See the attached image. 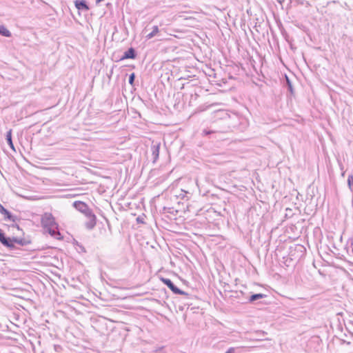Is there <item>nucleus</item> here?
I'll list each match as a JSON object with an SVG mask.
<instances>
[{
  "label": "nucleus",
  "instance_id": "nucleus-1",
  "mask_svg": "<svg viewBox=\"0 0 353 353\" xmlns=\"http://www.w3.org/2000/svg\"><path fill=\"white\" fill-rule=\"evenodd\" d=\"M41 224L45 231L50 234L52 237L60 239L61 235L58 230V225L55 222L54 218L50 213H45L41 218Z\"/></svg>",
  "mask_w": 353,
  "mask_h": 353
},
{
  "label": "nucleus",
  "instance_id": "nucleus-2",
  "mask_svg": "<svg viewBox=\"0 0 353 353\" xmlns=\"http://www.w3.org/2000/svg\"><path fill=\"white\" fill-rule=\"evenodd\" d=\"M0 242L10 250L19 249L18 246H24L30 243V241L19 237H6L4 233L0 230Z\"/></svg>",
  "mask_w": 353,
  "mask_h": 353
},
{
  "label": "nucleus",
  "instance_id": "nucleus-3",
  "mask_svg": "<svg viewBox=\"0 0 353 353\" xmlns=\"http://www.w3.org/2000/svg\"><path fill=\"white\" fill-rule=\"evenodd\" d=\"M0 242L10 250L19 249L18 246H24L30 243V241L19 237H6L4 233L0 230Z\"/></svg>",
  "mask_w": 353,
  "mask_h": 353
},
{
  "label": "nucleus",
  "instance_id": "nucleus-4",
  "mask_svg": "<svg viewBox=\"0 0 353 353\" xmlns=\"http://www.w3.org/2000/svg\"><path fill=\"white\" fill-rule=\"evenodd\" d=\"M73 206L79 212H82L85 216L90 215L92 213V210L88 206L82 201H75L73 203Z\"/></svg>",
  "mask_w": 353,
  "mask_h": 353
},
{
  "label": "nucleus",
  "instance_id": "nucleus-5",
  "mask_svg": "<svg viewBox=\"0 0 353 353\" xmlns=\"http://www.w3.org/2000/svg\"><path fill=\"white\" fill-rule=\"evenodd\" d=\"M162 281L165 284L174 294H184V292L179 289L172 281L169 279H162Z\"/></svg>",
  "mask_w": 353,
  "mask_h": 353
},
{
  "label": "nucleus",
  "instance_id": "nucleus-6",
  "mask_svg": "<svg viewBox=\"0 0 353 353\" xmlns=\"http://www.w3.org/2000/svg\"><path fill=\"white\" fill-rule=\"evenodd\" d=\"M86 217L88 219V221L85 223L86 228L88 229H92L96 225V216L92 213Z\"/></svg>",
  "mask_w": 353,
  "mask_h": 353
},
{
  "label": "nucleus",
  "instance_id": "nucleus-7",
  "mask_svg": "<svg viewBox=\"0 0 353 353\" xmlns=\"http://www.w3.org/2000/svg\"><path fill=\"white\" fill-rule=\"evenodd\" d=\"M75 7L79 10H89V7L87 5L86 2L83 0L82 1H75Z\"/></svg>",
  "mask_w": 353,
  "mask_h": 353
},
{
  "label": "nucleus",
  "instance_id": "nucleus-8",
  "mask_svg": "<svg viewBox=\"0 0 353 353\" xmlns=\"http://www.w3.org/2000/svg\"><path fill=\"white\" fill-rule=\"evenodd\" d=\"M136 54L135 51L133 48H130L128 50L125 52L123 59H134L135 58Z\"/></svg>",
  "mask_w": 353,
  "mask_h": 353
},
{
  "label": "nucleus",
  "instance_id": "nucleus-9",
  "mask_svg": "<svg viewBox=\"0 0 353 353\" xmlns=\"http://www.w3.org/2000/svg\"><path fill=\"white\" fill-rule=\"evenodd\" d=\"M2 215L4 216L5 220H8L12 222H16L18 220L17 216L12 214L8 210H7V213H3Z\"/></svg>",
  "mask_w": 353,
  "mask_h": 353
},
{
  "label": "nucleus",
  "instance_id": "nucleus-10",
  "mask_svg": "<svg viewBox=\"0 0 353 353\" xmlns=\"http://www.w3.org/2000/svg\"><path fill=\"white\" fill-rule=\"evenodd\" d=\"M159 32V30L158 26H154L152 27V31L150 33H149L148 34H147L145 37L147 39H150L153 38L154 37L158 35Z\"/></svg>",
  "mask_w": 353,
  "mask_h": 353
},
{
  "label": "nucleus",
  "instance_id": "nucleus-11",
  "mask_svg": "<svg viewBox=\"0 0 353 353\" xmlns=\"http://www.w3.org/2000/svg\"><path fill=\"white\" fill-rule=\"evenodd\" d=\"M152 155L154 156V160L156 161L159 155V145L156 144L152 146Z\"/></svg>",
  "mask_w": 353,
  "mask_h": 353
},
{
  "label": "nucleus",
  "instance_id": "nucleus-12",
  "mask_svg": "<svg viewBox=\"0 0 353 353\" xmlns=\"http://www.w3.org/2000/svg\"><path fill=\"white\" fill-rule=\"evenodd\" d=\"M266 295L264 294H252L250 297V302H254L255 301H257L260 299H263L264 297H265Z\"/></svg>",
  "mask_w": 353,
  "mask_h": 353
},
{
  "label": "nucleus",
  "instance_id": "nucleus-13",
  "mask_svg": "<svg viewBox=\"0 0 353 353\" xmlns=\"http://www.w3.org/2000/svg\"><path fill=\"white\" fill-rule=\"evenodd\" d=\"M0 34L6 37L11 36L10 32L3 26H0Z\"/></svg>",
  "mask_w": 353,
  "mask_h": 353
},
{
  "label": "nucleus",
  "instance_id": "nucleus-14",
  "mask_svg": "<svg viewBox=\"0 0 353 353\" xmlns=\"http://www.w3.org/2000/svg\"><path fill=\"white\" fill-rule=\"evenodd\" d=\"M6 141H7V143L8 144L10 145V147L14 150V145H13V143H12V131L11 130H9L8 132H7V134H6Z\"/></svg>",
  "mask_w": 353,
  "mask_h": 353
},
{
  "label": "nucleus",
  "instance_id": "nucleus-15",
  "mask_svg": "<svg viewBox=\"0 0 353 353\" xmlns=\"http://www.w3.org/2000/svg\"><path fill=\"white\" fill-rule=\"evenodd\" d=\"M347 184L351 191H353V175H350L347 179Z\"/></svg>",
  "mask_w": 353,
  "mask_h": 353
},
{
  "label": "nucleus",
  "instance_id": "nucleus-16",
  "mask_svg": "<svg viewBox=\"0 0 353 353\" xmlns=\"http://www.w3.org/2000/svg\"><path fill=\"white\" fill-rule=\"evenodd\" d=\"M135 75L134 73H132L129 77V83L132 85L134 81Z\"/></svg>",
  "mask_w": 353,
  "mask_h": 353
},
{
  "label": "nucleus",
  "instance_id": "nucleus-17",
  "mask_svg": "<svg viewBox=\"0 0 353 353\" xmlns=\"http://www.w3.org/2000/svg\"><path fill=\"white\" fill-rule=\"evenodd\" d=\"M0 213L1 214L7 213V210L1 204H0Z\"/></svg>",
  "mask_w": 353,
  "mask_h": 353
},
{
  "label": "nucleus",
  "instance_id": "nucleus-18",
  "mask_svg": "<svg viewBox=\"0 0 353 353\" xmlns=\"http://www.w3.org/2000/svg\"><path fill=\"white\" fill-rule=\"evenodd\" d=\"M225 353H235V349L234 347H230Z\"/></svg>",
  "mask_w": 353,
  "mask_h": 353
},
{
  "label": "nucleus",
  "instance_id": "nucleus-19",
  "mask_svg": "<svg viewBox=\"0 0 353 353\" xmlns=\"http://www.w3.org/2000/svg\"><path fill=\"white\" fill-rule=\"evenodd\" d=\"M340 168H341V170H342L341 176H345V171H343V166L341 164H340Z\"/></svg>",
  "mask_w": 353,
  "mask_h": 353
},
{
  "label": "nucleus",
  "instance_id": "nucleus-20",
  "mask_svg": "<svg viewBox=\"0 0 353 353\" xmlns=\"http://www.w3.org/2000/svg\"><path fill=\"white\" fill-rule=\"evenodd\" d=\"M203 132H204L205 134H210V132H208V131H205V130Z\"/></svg>",
  "mask_w": 353,
  "mask_h": 353
},
{
  "label": "nucleus",
  "instance_id": "nucleus-21",
  "mask_svg": "<svg viewBox=\"0 0 353 353\" xmlns=\"http://www.w3.org/2000/svg\"><path fill=\"white\" fill-rule=\"evenodd\" d=\"M181 192H183L184 194H187V193H188V192H187V191H185V190H181Z\"/></svg>",
  "mask_w": 353,
  "mask_h": 353
},
{
  "label": "nucleus",
  "instance_id": "nucleus-22",
  "mask_svg": "<svg viewBox=\"0 0 353 353\" xmlns=\"http://www.w3.org/2000/svg\"><path fill=\"white\" fill-rule=\"evenodd\" d=\"M103 0H96V2L97 3H100L101 1H102Z\"/></svg>",
  "mask_w": 353,
  "mask_h": 353
}]
</instances>
